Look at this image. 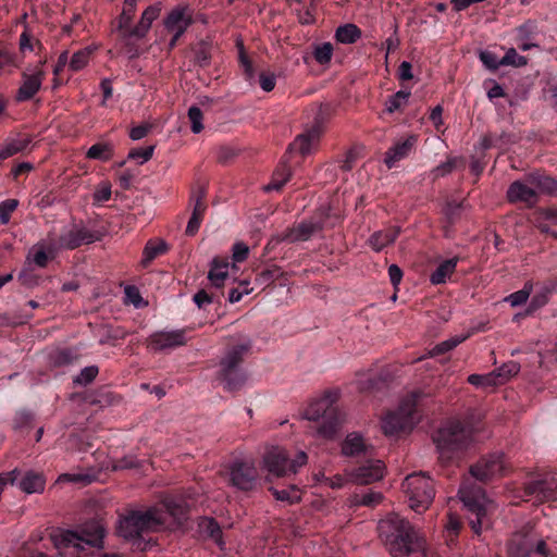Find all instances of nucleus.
Instances as JSON below:
<instances>
[{"label": "nucleus", "mask_w": 557, "mask_h": 557, "mask_svg": "<svg viewBox=\"0 0 557 557\" xmlns=\"http://www.w3.org/2000/svg\"><path fill=\"white\" fill-rule=\"evenodd\" d=\"M193 300L199 309H203L209 304L220 302V297L214 293H208L206 289H200L194 295Z\"/></svg>", "instance_id": "obj_55"}, {"label": "nucleus", "mask_w": 557, "mask_h": 557, "mask_svg": "<svg viewBox=\"0 0 557 557\" xmlns=\"http://www.w3.org/2000/svg\"><path fill=\"white\" fill-rule=\"evenodd\" d=\"M479 58L483 65L491 71H496L503 65V58L498 59V57L490 50L480 51Z\"/></svg>", "instance_id": "obj_52"}, {"label": "nucleus", "mask_w": 557, "mask_h": 557, "mask_svg": "<svg viewBox=\"0 0 557 557\" xmlns=\"http://www.w3.org/2000/svg\"><path fill=\"white\" fill-rule=\"evenodd\" d=\"M45 72L41 65L27 67L22 74V84L16 92L18 101H25L33 98L42 85Z\"/></svg>", "instance_id": "obj_18"}, {"label": "nucleus", "mask_w": 557, "mask_h": 557, "mask_svg": "<svg viewBox=\"0 0 557 557\" xmlns=\"http://www.w3.org/2000/svg\"><path fill=\"white\" fill-rule=\"evenodd\" d=\"M381 539L393 557H429L424 539L406 519L393 515L379 523Z\"/></svg>", "instance_id": "obj_3"}, {"label": "nucleus", "mask_w": 557, "mask_h": 557, "mask_svg": "<svg viewBox=\"0 0 557 557\" xmlns=\"http://www.w3.org/2000/svg\"><path fill=\"white\" fill-rule=\"evenodd\" d=\"M324 228L323 219L304 220L298 224L293 225L284 232V238L287 243L307 242L315 233Z\"/></svg>", "instance_id": "obj_19"}, {"label": "nucleus", "mask_w": 557, "mask_h": 557, "mask_svg": "<svg viewBox=\"0 0 557 557\" xmlns=\"http://www.w3.org/2000/svg\"><path fill=\"white\" fill-rule=\"evenodd\" d=\"M308 456L305 451H298L290 459L286 451L280 448L269 450L264 456V465L269 473L276 476H287L297 473L298 469L307 463Z\"/></svg>", "instance_id": "obj_11"}, {"label": "nucleus", "mask_w": 557, "mask_h": 557, "mask_svg": "<svg viewBox=\"0 0 557 557\" xmlns=\"http://www.w3.org/2000/svg\"><path fill=\"white\" fill-rule=\"evenodd\" d=\"M99 373L97 366L85 367L79 374L74 379V383L81 386H87L90 384Z\"/></svg>", "instance_id": "obj_49"}, {"label": "nucleus", "mask_w": 557, "mask_h": 557, "mask_svg": "<svg viewBox=\"0 0 557 557\" xmlns=\"http://www.w3.org/2000/svg\"><path fill=\"white\" fill-rule=\"evenodd\" d=\"M335 37L342 44H354L361 37V32L355 24H345L337 28Z\"/></svg>", "instance_id": "obj_37"}, {"label": "nucleus", "mask_w": 557, "mask_h": 557, "mask_svg": "<svg viewBox=\"0 0 557 557\" xmlns=\"http://www.w3.org/2000/svg\"><path fill=\"white\" fill-rule=\"evenodd\" d=\"M466 168V159L463 157H451L448 160L438 166H436L432 171L433 180L438 177H443L449 173H451L456 169H465Z\"/></svg>", "instance_id": "obj_35"}, {"label": "nucleus", "mask_w": 557, "mask_h": 557, "mask_svg": "<svg viewBox=\"0 0 557 557\" xmlns=\"http://www.w3.org/2000/svg\"><path fill=\"white\" fill-rule=\"evenodd\" d=\"M524 493L541 502L557 500V479L550 478L529 482L524 486Z\"/></svg>", "instance_id": "obj_20"}, {"label": "nucleus", "mask_w": 557, "mask_h": 557, "mask_svg": "<svg viewBox=\"0 0 557 557\" xmlns=\"http://www.w3.org/2000/svg\"><path fill=\"white\" fill-rule=\"evenodd\" d=\"M86 157L88 159L108 161L112 157V148L107 143H97L88 149Z\"/></svg>", "instance_id": "obj_43"}, {"label": "nucleus", "mask_w": 557, "mask_h": 557, "mask_svg": "<svg viewBox=\"0 0 557 557\" xmlns=\"http://www.w3.org/2000/svg\"><path fill=\"white\" fill-rule=\"evenodd\" d=\"M466 339V337H453L450 339L444 341L440 344H437L431 351L432 356H440L444 355L450 350H453L455 347H457L460 343H462Z\"/></svg>", "instance_id": "obj_56"}, {"label": "nucleus", "mask_w": 557, "mask_h": 557, "mask_svg": "<svg viewBox=\"0 0 557 557\" xmlns=\"http://www.w3.org/2000/svg\"><path fill=\"white\" fill-rule=\"evenodd\" d=\"M399 235L398 228H389L373 233L369 238V245L375 251H381L386 246L393 244Z\"/></svg>", "instance_id": "obj_31"}, {"label": "nucleus", "mask_w": 557, "mask_h": 557, "mask_svg": "<svg viewBox=\"0 0 557 557\" xmlns=\"http://www.w3.org/2000/svg\"><path fill=\"white\" fill-rule=\"evenodd\" d=\"M46 480L39 472L28 470L25 472L21 471L20 478L15 485L26 494L41 493L45 488Z\"/></svg>", "instance_id": "obj_25"}, {"label": "nucleus", "mask_w": 557, "mask_h": 557, "mask_svg": "<svg viewBox=\"0 0 557 557\" xmlns=\"http://www.w3.org/2000/svg\"><path fill=\"white\" fill-rule=\"evenodd\" d=\"M153 150L154 146L133 148L128 153V159L135 160L137 163L143 164L152 157Z\"/></svg>", "instance_id": "obj_57"}, {"label": "nucleus", "mask_w": 557, "mask_h": 557, "mask_svg": "<svg viewBox=\"0 0 557 557\" xmlns=\"http://www.w3.org/2000/svg\"><path fill=\"white\" fill-rule=\"evenodd\" d=\"M271 492L277 500L287 502L289 504H296L301 499L300 490L296 485H290L288 488L283 490L272 487Z\"/></svg>", "instance_id": "obj_41"}, {"label": "nucleus", "mask_w": 557, "mask_h": 557, "mask_svg": "<svg viewBox=\"0 0 557 557\" xmlns=\"http://www.w3.org/2000/svg\"><path fill=\"white\" fill-rule=\"evenodd\" d=\"M104 528L99 521H88L78 530H63L54 535V545L63 557H123L104 553Z\"/></svg>", "instance_id": "obj_2"}, {"label": "nucleus", "mask_w": 557, "mask_h": 557, "mask_svg": "<svg viewBox=\"0 0 557 557\" xmlns=\"http://www.w3.org/2000/svg\"><path fill=\"white\" fill-rule=\"evenodd\" d=\"M125 296L129 302H132L135 307H140L143 304V298L140 293L136 286L128 285L124 289Z\"/></svg>", "instance_id": "obj_63"}, {"label": "nucleus", "mask_w": 557, "mask_h": 557, "mask_svg": "<svg viewBox=\"0 0 557 557\" xmlns=\"http://www.w3.org/2000/svg\"><path fill=\"white\" fill-rule=\"evenodd\" d=\"M188 117L191 122V129L194 134H199L201 129L203 128V125L201 123L202 121V112L198 107H190L188 109Z\"/></svg>", "instance_id": "obj_60"}, {"label": "nucleus", "mask_w": 557, "mask_h": 557, "mask_svg": "<svg viewBox=\"0 0 557 557\" xmlns=\"http://www.w3.org/2000/svg\"><path fill=\"white\" fill-rule=\"evenodd\" d=\"M161 11L160 4H153L148 7L141 14L140 21L138 24L127 30L124 36L132 38H143L146 36V34L149 32L152 22L159 16Z\"/></svg>", "instance_id": "obj_24"}, {"label": "nucleus", "mask_w": 557, "mask_h": 557, "mask_svg": "<svg viewBox=\"0 0 557 557\" xmlns=\"http://www.w3.org/2000/svg\"><path fill=\"white\" fill-rule=\"evenodd\" d=\"M540 194L557 195V181L546 174L545 171L536 170L524 174L521 180L513 181L506 193L510 203H522L525 208H534Z\"/></svg>", "instance_id": "obj_7"}, {"label": "nucleus", "mask_w": 557, "mask_h": 557, "mask_svg": "<svg viewBox=\"0 0 557 557\" xmlns=\"http://www.w3.org/2000/svg\"><path fill=\"white\" fill-rule=\"evenodd\" d=\"M315 0H292L294 11L298 14L299 22L310 24L313 22V5Z\"/></svg>", "instance_id": "obj_34"}, {"label": "nucleus", "mask_w": 557, "mask_h": 557, "mask_svg": "<svg viewBox=\"0 0 557 557\" xmlns=\"http://www.w3.org/2000/svg\"><path fill=\"white\" fill-rule=\"evenodd\" d=\"M386 386V379L382 375L371 374L358 381V388L361 393L373 394L383 391Z\"/></svg>", "instance_id": "obj_32"}, {"label": "nucleus", "mask_w": 557, "mask_h": 557, "mask_svg": "<svg viewBox=\"0 0 557 557\" xmlns=\"http://www.w3.org/2000/svg\"><path fill=\"white\" fill-rule=\"evenodd\" d=\"M228 483L236 490L248 493L261 485V478L252 462L236 460L228 467Z\"/></svg>", "instance_id": "obj_12"}, {"label": "nucleus", "mask_w": 557, "mask_h": 557, "mask_svg": "<svg viewBox=\"0 0 557 557\" xmlns=\"http://www.w3.org/2000/svg\"><path fill=\"white\" fill-rule=\"evenodd\" d=\"M201 531L218 545H222V530L213 518H203L199 523Z\"/></svg>", "instance_id": "obj_39"}, {"label": "nucleus", "mask_w": 557, "mask_h": 557, "mask_svg": "<svg viewBox=\"0 0 557 557\" xmlns=\"http://www.w3.org/2000/svg\"><path fill=\"white\" fill-rule=\"evenodd\" d=\"M550 296L552 295L549 294V290L547 288L540 287L531 298V301L529 302L524 314L531 315L539 309L546 306L549 301Z\"/></svg>", "instance_id": "obj_38"}, {"label": "nucleus", "mask_w": 557, "mask_h": 557, "mask_svg": "<svg viewBox=\"0 0 557 557\" xmlns=\"http://www.w3.org/2000/svg\"><path fill=\"white\" fill-rule=\"evenodd\" d=\"M227 269L228 262L226 260H222L220 258L213 259L208 273V278L215 288H221L223 286L224 281L228 276Z\"/></svg>", "instance_id": "obj_30"}, {"label": "nucleus", "mask_w": 557, "mask_h": 557, "mask_svg": "<svg viewBox=\"0 0 557 557\" xmlns=\"http://www.w3.org/2000/svg\"><path fill=\"white\" fill-rule=\"evenodd\" d=\"M95 51V48L92 47H85L78 51H76L70 62H69V69L73 72H78L87 66V64L90 61V58Z\"/></svg>", "instance_id": "obj_36"}, {"label": "nucleus", "mask_w": 557, "mask_h": 557, "mask_svg": "<svg viewBox=\"0 0 557 557\" xmlns=\"http://www.w3.org/2000/svg\"><path fill=\"white\" fill-rule=\"evenodd\" d=\"M462 529V522L457 515L449 513L446 523V541L454 543Z\"/></svg>", "instance_id": "obj_45"}, {"label": "nucleus", "mask_w": 557, "mask_h": 557, "mask_svg": "<svg viewBox=\"0 0 557 557\" xmlns=\"http://www.w3.org/2000/svg\"><path fill=\"white\" fill-rule=\"evenodd\" d=\"M342 451L348 457L369 458L372 456L373 447L367 444L359 433L351 432L344 440Z\"/></svg>", "instance_id": "obj_23"}, {"label": "nucleus", "mask_w": 557, "mask_h": 557, "mask_svg": "<svg viewBox=\"0 0 557 557\" xmlns=\"http://www.w3.org/2000/svg\"><path fill=\"white\" fill-rule=\"evenodd\" d=\"M176 508L169 502L164 507H150L147 510H133L119 521L117 533L132 542L135 549L148 550L157 544L151 536L154 532L171 529Z\"/></svg>", "instance_id": "obj_1"}, {"label": "nucleus", "mask_w": 557, "mask_h": 557, "mask_svg": "<svg viewBox=\"0 0 557 557\" xmlns=\"http://www.w3.org/2000/svg\"><path fill=\"white\" fill-rule=\"evenodd\" d=\"M249 253V248L244 243H236L233 246V260L235 262H243L247 259Z\"/></svg>", "instance_id": "obj_64"}, {"label": "nucleus", "mask_w": 557, "mask_h": 557, "mask_svg": "<svg viewBox=\"0 0 557 557\" xmlns=\"http://www.w3.org/2000/svg\"><path fill=\"white\" fill-rule=\"evenodd\" d=\"M111 184L108 181L101 182L95 193H94V201L95 202H104L111 198Z\"/></svg>", "instance_id": "obj_59"}, {"label": "nucleus", "mask_w": 557, "mask_h": 557, "mask_svg": "<svg viewBox=\"0 0 557 557\" xmlns=\"http://www.w3.org/2000/svg\"><path fill=\"white\" fill-rule=\"evenodd\" d=\"M239 46V63L247 76L248 79H252L255 76L253 66L249 60V58L245 54L243 45Z\"/></svg>", "instance_id": "obj_62"}, {"label": "nucleus", "mask_w": 557, "mask_h": 557, "mask_svg": "<svg viewBox=\"0 0 557 557\" xmlns=\"http://www.w3.org/2000/svg\"><path fill=\"white\" fill-rule=\"evenodd\" d=\"M527 62V58L520 55L513 48L508 49L505 55L503 57V65L520 67L524 66Z\"/></svg>", "instance_id": "obj_58"}, {"label": "nucleus", "mask_w": 557, "mask_h": 557, "mask_svg": "<svg viewBox=\"0 0 557 557\" xmlns=\"http://www.w3.org/2000/svg\"><path fill=\"white\" fill-rule=\"evenodd\" d=\"M55 244V236L49 233L45 240L39 242L33 248V261L39 268H46L49 260L53 259L60 250H50V245Z\"/></svg>", "instance_id": "obj_26"}, {"label": "nucleus", "mask_w": 557, "mask_h": 557, "mask_svg": "<svg viewBox=\"0 0 557 557\" xmlns=\"http://www.w3.org/2000/svg\"><path fill=\"white\" fill-rule=\"evenodd\" d=\"M193 22V12L188 7L178 5L171 10L164 18L165 29L173 35L170 47H174L178 38Z\"/></svg>", "instance_id": "obj_17"}, {"label": "nucleus", "mask_w": 557, "mask_h": 557, "mask_svg": "<svg viewBox=\"0 0 557 557\" xmlns=\"http://www.w3.org/2000/svg\"><path fill=\"white\" fill-rule=\"evenodd\" d=\"M18 200L5 199L0 202V223L8 224L10 222L12 213L16 210Z\"/></svg>", "instance_id": "obj_53"}, {"label": "nucleus", "mask_w": 557, "mask_h": 557, "mask_svg": "<svg viewBox=\"0 0 557 557\" xmlns=\"http://www.w3.org/2000/svg\"><path fill=\"white\" fill-rule=\"evenodd\" d=\"M338 398V391L327 389L320 398L313 399L304 411L305 419L315 422L317 433L322 438H334L344 423L345 416L335 406Z\"/></svg>", "instance_id": "obj_5"}, {"label": "nucleus", "mask_w": 557, "mask_h": 557, "mask_svg": "<svg viewBox=\"0 0 557 557\" xmlns=\"http://www.w3.org/2000/svg\"><path fill=\"white\" fill-rule=\"evenodd\" d=\"M313 141H290L288 145L283 160L276 170L273 172L271 182L264 187L265 191H280L283 186L290 180L292 171L287 162L294 152H299L302 157L311 152V145Z\"/></svg>", "instance_id": "obj_13"}, {"label": "nucleus", "mask_w": 557, "mask_h": 557, "mask_svg": "<svg viewBox=\"0 0 557 557\" xmlns=\"http://www.w3.org/2000/svg\"><path fill=\"white\" fill-rule=\"evenodd\" d=\"M412 141H398L394 147L389 148L384 158V163L388 169L396 166L397 162L406 158L412 150Z\"/></svg>", "instance_id": "obj_29"}, {"label": "nucleus", "mask_w": 557, "mask_h": 557, "mask_svg": "<svg viewBox=\"0 0 557 557\" xmlns=\"http://www.w3.org/2000/svg\"><path fill=\"white\" fill-rule=\"evenodd\" d=\"M460 499L466 508V520L472 533L480 537L492 529L497 506L476 483L465 481L459 488Z\"/></svg>", "instance_id": "obj_4"}, {"label": "nucleus", "mask_w": 557, "mask_h": 557, "mask_svg": "<svg viewBox=\"0 0 557 557\" xmlns=\"http://www.w3.org/2000/svg\"><path fill=\"white\" fill-rule=\"evenodd\" d=\"M460 261L458 256L444 260L437 268L431 273L430 282L433 285L445 284L451 274L456 271L457 264Z\"/></svg>", "instance_id": "obj_28"}, {"label": "nucleus", "mask_w": 557, "mask_h": 557, "mask_svg": "<svg viewBox=\"0 0 557 557\" xmlns=\"http://www.w3.org/2000/svg\"><path fill=\"white\" fill-rule=\"evenodd\" d=\"M280 275H282L281 269L277 265H272L270 268L262 270L257 275L256 282L260 285H262V284L270 285L275 280H277Z\"/></svg>", "instance_id": "obj_51"}, {"label": "nucleus", "mask_w": 557, "mask_h": 557, "mask_svg": "<svg viewBox=\"0 0 557 557\" xmlns=\"http://www.w3.org/2000/svg\"><path fill=\"white\" fill-rule=\"evenodd\" d=\"M422 393L412 392L404 397L395 411L388 412L382 421L386 435H398L409 432L420 421Z\"/></svg>", "instance_id": "obj_9"}, {"label": "nucleus", "mask_w": 557, "mask_h": 557, "mask_svg": "<svg viewBox=\"0 0 557 557\" xmlns=\"http://www.w3.org/2000/svg\"><path fill=\"white\" fill-rule=\"evenodd\" d=\"M543 97L557 110V77H552L546 82L543 88Z\"/></svg>", "instance_id": "obj_54"}, {"label": "nucleus", "mask_w": 557, "mask_h": 557, "mask_svg": "<svg viewBox=\"0 0 557 557\" xmlns=\"http://www.w3.org/2000/svg\"><path fill=\"white\" fill-rule=\"evenodd\" d=\"M409 506L416 512L424 511L433 502L435 490L433 480L423 473H411L403 482Z\"/></svg>", "instance_id": "obj_10"}, {"label": "nucleus", "mask_w": 557, "mask_h": 557, "mask_svg": "<svg viewBox=\"0 0 557 557\" xmlns=\"http://www.w3.org/2000/svg\"><path fill=\"white\" fill-rule=\"evenodd\" d=\"M333 55V46L330 42L317 45L313 49V57L320 64H326L331 61Z\"/></svg>", "instance_id": "obj_48"}, {"label": "nucleus", "mask_w": 557, "mask_h": 557, "mask_svg": "<svg viewBox=\"0 0 557 557\" xmlns=\"http://www.w3.org/2000/svg\"><path fill=\"white\" fill-rule=\"evenodd\" d=\"M465 200L457 202L455 200L448 201L444 209V222H443V232L446 238H450L453 236L454 225L460 220L461 212L463 210Z\"/></svg>", "instance_id": "obj_27"}, {"label": "nucleus", "mask_w": 557, "mask_h": 557, "mask_svg": "<svg viewBox=\"0 0 557 557\" xmlns=\"http://www.w3.org/2000/svg\"><path fill=\"white\" fill-rule=\"evenodd\" d=\"M149 135H152V125L147 122L133 127L129 132L131 139H143Z\"/></svg>", "instance_id": "obj_61"}, {"label": "nucleus", "mask_w": 557, "mask_h": 557, "mask_svg": "<svg viewBox=\"0 0 557 557\" xmlns=\"http://www.w3.org/2000/svg\"><path fill=\"white\" fill-rule=\"evenodd\" d=\"M187 330L157 331L147 338V346L154 352L169 351L186 345Z\"/></svg>", "instance_id": "obj_16"}, {"label": "nucleus", "mask_w": 557, "mask_h": 557, "mask_svg": "<svg viewBox=\"0 0 557 557\" xmlns=\"http://www.w3.org/2000/svg\"><path fill=\"white\" fill-rule=\"evenodd\" d=\"M385 466L379 459L367 458L366 462L355 469V479L360 484H371L384 476Z\"/></svg>", "instance_id": "obj_22"}, {"label": "nucleus", "mask_w": 557, "mask_h": 557, "mask_svg": "<svg viewBox=\"0 0 557 557\" xmlns=\"http://www.w3.org/2000/svg\"><path fill=\"white\" fill-rule=\"evenodd\" d=\"M364 147L362 145H355L351 147L345 156L342 169L349 171L354 168L356 161L363 156Z\"/></svg>", "instance_id": "obj_50"}, {"label": "nucleus", "mask_w": 557, "mask_h": 557, "mask_svg": "<svg viewBox=\"0 0 557 557\" xmlns=\"http://www.w3.org/2000/svg\"><path fill=\"white\" fill-rule=\"evenodd\" d=\"M101 235L92 232L82 225H73L71 228H65L61 234L55 237V244L50 245V250H74L82 245H87L100 240Z\"/></svg>", "instance_id": "obj_15"}, {"label": "nucleus", "mask_w": 557, "mask_h": 557, "mask_svg": "<svg viewBox=\"0 0 557 557\" xmlns=\"http://www.w3.org/2000/svg\"><path fill=\"white\" fill-rule=\"evenodd\" d=\"M239 152V148H236L231 144H223L218 147L216 160L222 164H226L235 159Z\"/></svg>", "instance_id": "obj_46"}, {"label": "nucleus", "mask_w": 557, "mask_h": 557, "mask_svg": "<svg viewBox=\"0 0 557 557\" xmlns=\"http://www.w3.org/2000/svg\"><path fill=\"white\" fill-rule=\"evenodd\" d=\"M251 342L248 338L228 344L220 359L216 380L224 391H239L246 383L248 374L244 368V360L250 354Z\"/></svg>", "instance_id": "obj_6"}, {"label": "nucleus", "mask_w": 557, "mask_h": 557, "mask_svg": "<svg viewBox=\"0 0 557 557\" xmlns=\"http://www.w3.org/2000/svg\"><path fill=\"white\" fill-rule=\"evenodd\" d=\"M136 5L137 3L133 2V0L124 1V5L119 17V29L124 30L129 27L136 12Z\"/></svg>", "instance_id": "obj_44"}, {"label": "nucleus", "mask_w": 557, "mask_h": 557, "mask_svg": "<svg viewBox=\"0 0 557 557\" xmlns=\"http://www.w3.org/2000/svg\"><path fill=\"white\" fill-rule=\"evenodd\" d=\"M443 465L453 461L472 441V429L459 420L444 423L433 435Z\"/></svg>", "instance_id": "obj_8"}, {"label": "nucleus", "mask_w": 557, "mask_h": 557, "mask_svg": "<svg viewBox=\"0 0 557 557\" xmlns=\"http://www.w3.org/2000/svg\"><path fill=\"white\" fill-rule=\"evenodd\" d=\"M206 195H207V190L205 187H199L191 195V201H194V207H193L191 216L187 223L186 231H185L187 236H194L198 232V230L201 225V222L205 216V212L207 210Z\"/></svg>", "instance_id": "obj_21"}, {"label": "nucleus", "mask_w": 557, "mask_h": 557, "mask_svg": "<svg viewBox=\"0 0 557 557\" xmlns=\"http://www.w3.org/2000/svg\"><path fill=\"white\" fill-rule=\"evenodd\" d=\"M169 249L164 240H149L144 249L143 265L148 267L157 257L165 253Z\"/></svg>", "instance_id": "obj_33"}, {"label": "nucleus", "mask_w": 557, "mask_h": 557, "mask_svg": "<svg viewBox=\"0 0 557 557\" xmlns=\"http://www.w3.org/2000/svg\"><path fill=\"white\" fill-rule=\"evenodd\" d=\"M533 292V283L532 281H528L523 288L517 290L505 298V301L510 304L511 307H519L525 304Z\"/></svg>", "instance_id": "obj_40"}, {"label": "nucleus", "mask_w": 557, "mask_h": 557, "mask_svg": "<svg viewBox=\"0 0 557 557\" xmlns=\"http://www.w3.org/2000/svg\"><path fill=\"white\" fill-rule=\"evenodd\" d=\"M509 470V463L503 453H493L482 457L471 466V475L480 481L487 482L492 479L505 475Z\"/></svg>", "instance_id": "obj_14"}, {"label": "nucleus", "mask_w": 557, "mask_h": 557, "mask_svg": "<svg viewBox=\"0 0 557 557\" xmlns=\"http://www.w3.org/2000/svg\"><path fill=\"white\" fill-rule=\"evenodd\" d=\"M519 371L520 364L512 360L505 362L503 366L494 370L500 385L506 383L512 376L517 375Z\"/></svg>", "instance_id": "obj_42"}, {"label": "nucleus", "mask_w": 557, "mask_h": 557, "mask_svg": "<svg viewBox=\"0 0 557 557\" xmlns=\"http://www.w3.org/2000/svg\"><path fill=\"white\" fill-rule=\"evenodd\" d=\"M410 91L399 90L386 101V110L393 113L407 104Z\"/></svg>", "instance_id": "obj_47"}]
</instances>
